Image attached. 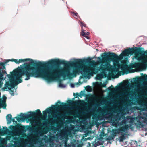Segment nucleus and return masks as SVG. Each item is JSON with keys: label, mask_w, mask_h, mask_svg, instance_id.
I'll return each instance as SVG.
<instances>
[{"label": "nucleus", "mask_w": 147, "mask_h": 147, "mask_svg": "<svg viewBox=\"0 0 147 147\" xmlns=\"http://www.w3.org/2000/svg\"><path fill=\"white\" fill-rule=\"evenodd\" d=\"M59 67L50 66L43 67L42 68H36L30 66V64L24 63L21 68L17 69L10 72L17 84L22 82V77L25 76V80L30 79L31 77H42L48 82L52 81L55 78H59V76H62L64 78L67 76L69 78L75 77L77 73L76 70H74L71 73L68 68L61 69L59 71Z\"/></svg>", "instance_id": "obj_1"}, {"label": "nucleus", "mask_w": 147, "mask_h": 147, "mask_svg": "<svg viewBox=\"0 0 147 147\" xmlns=\"http://www.w3.org/2000/svg\"><path fill=\"white\" fill-rule=\"evenodd\" d=\"M9 61L14 62L16 64H18L22 62L30 61V63L27 64H30V66L32 67H35L37 69L38 68H42L43 67H47L50 66H56L59 67L60 65H63L64 66L67 67L69 66L74 67V61L68 62L66 61L60 60L59 59H51L47 62H36L34 61L33 60L30 58H27L24 59H19V61L17 59H12L8 60Z\"/></svg>", "instance_id": "obj_2"}, {"label": "nucleus", "mask_w": 147, "mask_h": 147, "mask_svg": "<svg viewBox=\"0 0 147 147\" xmlns=\"http://www.w3.org/2000/svg\"><path fill=\"white\" fill-rule=\"evenodd\" d=\"M102 59L100 57L99 59L101 60L100 61V63H104L105 65H102L97 69V71H104L106 70L108 71L110 69L112 66L109 63L110 61H112L113 63L116 62L118 63V61L119 59V57L115 53L110 52H105L101 55Z\"/></svg>", "instance_id": "obj_3"}, {"label": "nucleus", "mask_w": 147, "mask_h": 147, "mask_svg": "<svg viewBox=\"0 0 147 147\" xmlns=\"http://www.w3.org/2000/svg\"><path fill=\"white\" fill-rule=\"evenodd\" d=\"M57 103L60 104V105H59L57 103L55 105H52L51 107L47 108L46 110L43 111V115L46 117L47 113H50L52 110L56 111L57 110L63 109L65 108L67 106L66 103L61 102L59 101Z\"/></svg>", "instance_id": "obj_4"}, {"label": "nucleus", "mask_w": 147, "mask_h": 147, "mask_svg": "<svg viewBox=\"0 0 147 147\" xmlns=\"http://www.w3.org/2000/svg\"><path fill=\"white\" fill-rule=\"evenodd\" d=\"M36 111V112L31 111L29 112V113H30V114H23L22 113H21L20 115H22L20 116L22 120H25L26 119L29 120L35 117L42 116L41 111L39 109H38Z\"/></svg>", "instance_id": "obj_5"}, {"label": "nucleus", "mask_w": 147, "mask_h": 147, "mask_svg": "<svg viewBox=\"0 0 147 147\" xmlns=\"http://www.w3.org/2000/svg\"><path fill=\"white\" fill-rule=\"evenodd\" d=\"M135 48L136 49H134L133 48H129L125 49L122 53L123 56H126L129 55H132L134 53H135V54H138V48L135 47Z\"/></svg>", "instance_id": "obj_6"}, {"label": "nucleus", "mask_w": 147, "mask_h": 147, "mask_svg": "<svg viewBox=\"0 0 147 147\" xmlns=\"http://www.w3.org/2000/svg\"><path fill=\"white\" fill-rule=\"evenodd\" d=\"M10 129L13 131H23L25 129V127L24 126H22L21 124H18L15 126L11 125L9 127Z\"/></svg>", "instance_id": "obj_7"}, {"label": "nucleus", "mask_w": 147, "mask_h": 147, "mask_svg": "<svg viewBox=\"0 0 147 147\" xmlns=\"http://www.w3.org/2000/svg\"><path fill=\"white\" fill-rule=\"evenodd\" d=\"M92 67L90 68L85 70L84 71V73L88 75H91L93 74H95L94 71H96V65L95 64L92 65Z\"/></svg>", "instance_id": "obj_8"}, {"label": "nucleus", "mask_w": 147, "mask_h": 147, "mask_svg": "<svg viewBox=\"0 0 147 147\" xmlns=\"http://www.w3.org/2000/svg\"><path fill=\"white\" fill-rule=\"evenodd\" d=\"M133 67L132 65H129L126 64L122 65H121V70L124 71L126 74H127L129 73V70L131 69Z\"/></svg>", "instance_id": "obj_9"}, {"label": "nucleus", "mask_w": 147, "mask_h": 147, "mask_svg": "<svg viewBox=\"0 0 147 147\" xmlns=\"http://www.w3.org/2000/svg\"><path fill=\"white\" fill-rule=\"evenodd\" d=\"M13 76L10 74L7 75V76L8 77L10 80V83L9 87H11V88H13L14 87L15 85L17 84L16 82V80H15L13 77Z\"/></svg>", "instance_id": "obj_10"}, {"label": "nucleus", "mask_w": 147, "mask_h": 147, "mask_svg": "<svg viewBox=\"0 0 147 147\" xmlns=\"http://www.w3.org/2000/svg\"><path fill=\"white\" fill-rule=\"evenodd\" d=\"M144 49L142 47L138 48V54L142 56H145L147 55V50L144 51Z\"/></svg>", "instance_id": "obj_11"}, {"label": "nucleus", "mask_w": 147, "mask_h": 147, "mask_svg": "<svg viewBox=\"0 0 147 147\" xmlns=\"http://www.w3.org/2000/svg\"><path fill=\"white\" fill-rule=\"evenodd\" d=\"M3 129L1 130V127L0 126V133L1 135L7 134L9 132V130L6 127H3Z\"/></svg>", "instance_id": "obj_12"}, {"label": "nucleus", "mask_w": 147, "mask_h": 147, "mask_svg": "<svg viewBox=\"0 0 147 147\" xmlns=\"http://www.w3.org/2000/svg\"><path fill=\"white\" fill-rule=\"evenodd\" d=\"M140 118L143 119L144 123H147V112H142L141 114Z\"/></svg>", "instance_id": "obj_13"}, {"label": "nucleus", "mask_w": 147, "mask_h": 147, "mask_svg": "<svg viewBox=\"0 0 147 147\" xmlns=\"http://www.w3.org/2000/svg\"><path fill=\"white\" fill-rule=\"evenodd\" d=\"M128 125H125V126L120 127L117 131L118 133L122 132H125V130H127L128 127Z\"/></svg>", "instance_id": "obj_14"}, {"label": "nucleus", "mask_w": 147, "mask_h": 147, "mask_svg": "<svg viewBox=\"0 0 147 147\" xmlns=\"http://www.w3.org/2000/svg\"><path fill=\"white\" fill-rule=\"evenodd\" d=\"M141 65L144 67H146L147 66V60L146 61H142L140 63H138L135 64L134 65V67H138Z\"/></svg>", "instance_id": "obj_15"}, {"label": "nucleus", "mask_w": 147, "mask_h": 147, "mask_svg": "<svg viewBox=\"0 0 147 147\" xmlns=\"http://www.w3.org/2000/svg\"><path fill=\"white\" fill-rule=\"evenodd\" d=\"M147 80V75H145L142 78L139 77L135 78L134 81L135 82H141L143 80Z\"/></svg>", "instance_id": "obj_16"}, {"label": "nucleus", "mask_w": 147, "mask_h": 147, "mask_svg": "<svg viewBox=\"0 0 147 147\" xmlns=\"http://www.w3.org/2000/svg\"><path fill=\"white\" fill-rule=\"evenodd\" d=\"M135 125L136 127L138 128L144 127V125L143 124V122L140 121L139 119L137 120V122Z\"/></svg>", "instance_id": "obj_17"}, {"label": "nucleus", "mask_w": 147, "mask_h": 147, "mask_svg": "<svg viewBox=\"0 0 147 147\" xmlns=\"http://www.w3.org/2000/svg\"><path fill=\"white\" fill-rule=\"evenodd\" d=\"M120 117L118 115H116L113 118V119L112 120V122L113 124H116V123L115 122L116 121L117 123L120 120Z\"/></svg>", "instance_id": "obj_18"}, {"label": "nucleus", "mask_w": 147, "mask_h": 147, "mask_svg": "<svg viewBox=\"0 0 147 147\" xmlns=\"http://www.w3.org/2000/svg\"><path fill=\"white\" fill-rule=\"evenodd\" d=\"M49 130H50L49 129V128L48 127H46L43 129L41 131L39 132L38 133L40 134H46Z\"/></svg>", "instance_id": "obj_19"}, {"label": "nucleus", "mask_w": 147, "mask_h": 147, "mask_svg": "<svg viewBox=\"0 0 147 147\" xmlns=\"http://www.w3.org/2000/svg\"><path fill=\"white\" fill-rule=\"evenodd\" d=\"M12 116L11 114H8L6 116V119L8 124H9L11 123V119H12Z\"/></svg>", "instance_id": "obj_20"}, {"label": "nucleus", "mask_w": 147, "mask_h": 147, "mask_svg": "<svg viewBox=\"0 0 147 147\" xmlns=\"http://www.w3.org/2000/svg\"><path fill=\"white\" fill-rule=\"evenodd\" d=\"M81 34L83 36L85 37L87 39H89V37L86 35V32H85V30L83 29L82 30Z\"/></svg>", "instance_id": "obj_21"}, {"label": "nucleus", "mask_w": 147, "mask_h": 147, "mask_svg": "<svg viewBox=\"0 0 147 147\" xmlns=\"http://www.w3.org/2000/svg\"><path fill=\"white\" fill-rule=\"evenodd\" d=\"M74 129V127L73 126L69 127H67L66 128V130L67 132L68 133H70V131Z\"/></svg>", "instance_id": "obj_22"}, {"label": "nucleus", "mask_w": 147, "mask_h": 147, "mask_svg": "<svg viewBox=\"0 0 147 147\" xmlns=\"http://www.w3.org/2000/svg\"><path fill=\"white\" fill-rule=\"evenodd\" d=\"M79 102H80V103H79V104L81 106H84L85 105H87V104L86 103H85V102L83 100H79Z\"/></svg>", "instance_id": "obj_23"}, {"label": "nucleus", "mask_w": 147, "mask_h": 147, "mask_svg": "<svg viewBox=\"0 0 147 147\" xmlns=\"http://www.w3.org/2000/svg\"><path fill=\"white\" fill-rule=\"evenodd\" d=\"M133 144L135 145V146L136 147H139L140 146V145H138V142L137 141H133Z\"/></svg>", "instance_id": "obj_24"}, {"label": "nucleus", "mask_w": 147, "mask_h": 147, "mask_svg": "<svg viewBox=\"0 0 147 147\" xmlns=\"http://www.w3.org/2000/svg\"><path fill=\"white\" fill-rule=\"evenodd\" d=\"M8 89L10 90V94L12 96H14V91L11 90V88H8Z\"/></svg>", "instance_id": "obj_25"}, {"label": "nucleus", "mask_w": 147, "mask_h": 147, "mask_svg": "<svg viewBox=\"0 0 147 147\" xmlns=\"http://www.w3.org/2000/svg\"><path fill=\"white\" fill-rule=\"evenodd\" d=\"M108 89L109 91H110L112 89H113V90H115V88L113 87L112 85H111L110 87L108 88Z\"/></svg>", "instance_id": "obj_26"}, {"label": "nucleus", "mask_w": 147, "mask_h": 147, "mask_svg": "<svg viewBox=\"0 0 147 147\" xmlns=\"http://www.w3.org/2000/svg\"><path fill=\"white\" fill-rule=\"evenodd\" d=\"M80 23L81 24V26H83L84 27H86V25L85 24H84V22L82 21H81L80 22Z\"/></svg>", "instance_id": "obj_27"}, {"label": "nucleus", "mask_w": 147, "mask_h": 147, "mask_svg": "<svg viewBox=\"0 0 147 147\" xmlns=\"http://www.w3.org/2000/svg\"><path fill=\"white\" fill-rule=\"evenodd\" d=\"M91 89V87L90 86H86V89L87 91H88Z\"/></svg>", "instance_id": "obj_28"}, {"label": "nucleus", "mask_w": 147, "mask_h": 147, "mask_svg": "<svg viewBox=\"0 0 147 147\" xmlns=\"http://www.w3.org/2000/svg\"><path fill=\"white\" fill-rule=\"evenodd\" d=\"M10 85V83H9V82H6L5 85V87L6 88H7V87H8Z\"/></svg>", "instance_id": "obj_29"}, {"label": "nucleus", "mask_w": 147, "mask_h": 147, "mask_svg": "<svg viewBox=\"0 0 147 147\" xmlns=\"http://www.w3.org/2000/svg\"><path fill=\"white\" fill-rule=\"evenodd\" d=\"M58 115L61 118H62L64 116V115L62 114H58Z\"/></svg>", "instance_id": "obj_30"}, {"label": "nucleus", "mask_w": 147, "mask_h": 147, "mask_svg": "<svg viewBox=\"0 0 147 147\" xmlns=\"http://www.w3.org/2000/svg\"><path fill=\"white\" fill-rule=\"evenodd\" d=\"M15 118L19 122L21 120V119L19 117H15Z\"/></svg>", "instance_id": "obj_31"}, {"label": "nucleus", "mask_w": 147, "mask_h": 147, "mask_svg": "<svg viewBox=\"0 0 147 147\" xmlns=\"http://www.w3.org/2000/svg\"><path fill=\"white\" fill-rule=\"evenodd\" d=\"M67 102L68 104H71L72 103V101L71 100H69Z\"/></svg>", "instance_id": "obj_32"}, {"label": "nucleus", "mask_w": 147, "mask_h": 147, "mask_svg": "<svg viewBox=\"0 0 147 147\" xmlns=\"http://www.w3.org/2000/svg\"><path fill=\"white\" fill-rule=\"evenodd\" d=\"M72 13L73 14V15L76 16H77L78 13H75L74 12H72Z\"/></svg>", "instance_id": "obj_33"}, {"label": "nucleus", "mask_w": 147, "mask_h": 147, "mask_svg": "<svg viewBox=\"0 0 147 147\" xmlns=\"http://www.w3.org/2000/svg\"><path fill=\"white\" fill-rule=\"evenodd\" d=\"M76 95L77 96H79V97H80L81 96V95L79 94V93H76Z\"/></svg>", "instance_id": "obj_34"}, {"label": "nucleus", "mask_w": 147, "mask_h": 147, "mask_svg": "<svg viewBox=\"0 0 147 147\" xmlns=\"http://www.w3.org/2000/svg\"><path fill=\"white\" fill-rule=\"evenodd\" d=\"M124 82H125V84H129V81L127 80H126L124 81Z\"/></svg>", "instance_id": "obj_35"}, {"label": "nucleus", "mask_w": 147, "mask_h": 147, "mask_svg": "<svg viewBox=\"0 0 147 147\" xmlns=\"http://www.w3.org/2000/svg\"><path fill=\"white\" fill-rule=\"evenodd\" d=\"M123 139H124V137L123 136L121 137L120 138V140L121 141H122Z\"/></svg>", "instance_id": "obj_36"}, {"label": "nucleus", "mask_w": 147, "mask_h": 147, "mask_svg": "<svg viewBox=\"0 0 147 147\" xmlns=\"http://www.w3.org/2000/svg\"><path fill=\"white\" fill-rule=\"evenodd\" d=\"M11 121H12L13 122H14L15 120L14 118H12L11 119Z\"/></svg>", "instance_id": "obj_37"}, {"label": "nucleus", "mask_w": 147, "mask_h": 147, "mask_svg": "<svg viewBox=\"0 0 147 147\" xmlns=\"http://www.w3.org/2000/svg\"><path fill=\"white\" fill-rule=\"evenodd\" d=\"M51 129H52V130H55V127H51Z\"/></svg>", "instance_id": "obj_38"}, {"label": "nucleus", "mask_w": 147, "mask_h": 147, "mask_svg": "<svg viewBox=\"0 0 147 147\" xmlns=\"http://www.w3.org/2000/svg\"><path fill=\"white\" fill-rule=\"evenodd\" d=\"M29 147H35V146L33 144H31L30 146H29Z\"/></svg>", "instance_id": "obj_39"}, {"label": "nucleus", "mask_w": 147, "mask_h": 147, "mask_svg": "<svg viewBox=\"0 0 147 147\" xmlns=\"http://www.w3.org/2000/svg\"><path fill=\"white\" fill-rule=\"evenodd\" d=\"M90 33L89 32H87L86 33V35L87 36Z\"/></svg>", "instance_id": "obj_40"}, {"label": "nucleus", "mask_w": 147, "mask_h": 147, "mask_svg": "<svg viewBox=\"0 0 147 147\" xmlns=\"http://www.w3.org/2000/svg\"><path fill=\"white\" fill-rule=\"evenodd\" d=\"M102 87H106V85L105 84H103L102 85Z\"/></svg>", "instance_id": "obj_41"}, {"label": "nucleus", "mask_w": 147, "mask_h": 147, "mask_svg": "<svg viewBox=\"0 0 147 147\" xmlns=\"http://www.w3.org/2000/svg\"><path fill=\"white\" fill-rule=\"evenodd\" d=\"M82 113L83 114H85V112H84V111H82Z\"/></svg>", "instance_id": "obj_42"}, {"label": "nucleus", "mask_w": 147, "mask_h": 147, "mask_svg": "<svg viewBox=\"0 0 147 147\" xmlns=\"http://www.w3.org/2000/svg\"><path fill=\"white\" fill-rule=\"evenodd\" d=\"M71 86L72 87L74 88V84H71Z\"/></svg>", "instance_id": "obj_43"}, {"label": "nucleus", "mask_w": 147, "mask_h": 147, "mask_svg": "<svg viewBox=\"0 0 147 147\" xmlns=\"http://www.w3.org/2000/svg\"><path fill=\"white\" fill-rule=\"evenodd\" d=\"M47 121L44 122V124H45V125H47Z\"/></svg>", "instance_id": "obj_44"}, {"label": "nucleus", "mask_w": 147, "mask_h": 147, "mask_svg": "<svg viewBox=\"0 0 147 147\" xmlns=\"http://www.w3.org/2000/svg\"><path fill=\"white\" fill-rule=\"evenodd\" d=\"M28 129L29 130H30L31 129H32V128L31 127H30Z\"/></svg>", "instance_id": "obj_45"}, {"label": "nucleus", "mask_w": 147, "mask_h": 147, "mask_svg": "<svg viewBox=\"0 0 147 147\" xmlns=\"http://www.w3.org/2000/svg\"><path fill=\"white\" fill-rule=\"evenodd\" d=\"M100 76H98V77L99 78H100Z\"/></svg>", "instance_id": "obj_46"}, {"label": "nucleus", "mask_w": 147, "mask_h": 147, "mask_svg": "<svg viewBox=\"0 0 147 147\" xmlns=\"http://www.w3.org/2000/svg\"><path fill=\"white\" fill-rule=\"evenodd\" d=\"M14 122H15V123H17V121H15V120Z\"/></svg>", "instance_id": "obj_47"}, {"label": "nucleus", "mask_w": 147, "mask_h": 147, "mask_svg": "<svg viewBox=\"0 0 147 147\" xmlns=\"http://www.w3.org/2000/svg\"><path fill=\"white\" fill-rule=\"evenodd\" d=\"M77 97H75V98H77Z\"/></svg>", "instance_id": "obj_48"}, {"label": "nucleus", "mask_w": 147, "mask_h": 147, "mask_svg": "<svg viewBox=\"0 0 147 147\" xmlns=\"http://www.w3.org/2000/svg\"><path fill=\"white\" fill-rule=\"evenodd\" d=\"M74 96H75V93H74Z\"/></svg>", "instance_id": "obj_49"}, {"label": "nucleus", "mask_w": 147, "mask_h": 147, "mask_svg": "<svg viewBox=\"0 0 147 147\" xmlns=\"http://www.w3.org/2000/svg\"><path fill=\"white\" fill-rule=\"evenodd\" d=\"M114 125V126H116V125L115 124V125Z\"/></svg>", "instance_id": "obj_50"}, {"label": "nucleus", "mask_w": 147, "mask_h": 147, "mask_svg": "<svg viewBox=\"0 0 147 147\" xmlns=\"http://www.w3.org/2000/svg\"><path fill=\"white\" fill-rule=\"evenodd\" d=\"M92 61L94 62V61Z\"/></svg>", "instance_id": "obj_51"}, {"label": "nucleus", "mask_w": 147, "mask_h": 147, "mask_svg": "<svg viewBox=\"0 0 147 147\" xmlns=\"http://www.w3.org/2000/svg\"><path fill=\"white\" fill-rule=\"evenodd\" d=\"M93 97H94V96H93Z\"/></svg>", "instance_id": "obj_52"}]
</instances>
